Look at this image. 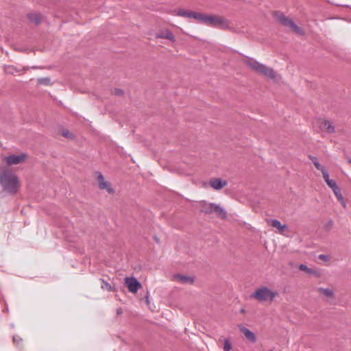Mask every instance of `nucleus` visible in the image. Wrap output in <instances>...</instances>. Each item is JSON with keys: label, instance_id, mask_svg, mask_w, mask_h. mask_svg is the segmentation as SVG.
<instances>
[{"label": "nucleus", "instance_id": "f257e3e1", "mask_svg": "<svg viewBox=\"0 0 351 351\" xmlns=\"http://www.w3.org/2000/svg\"><path fill=\"white\" fill-rule=\"evenodd\" d=\"M0 183L4 191L10 194L15 193L19 187L17 176L4 167H0Z\"/></svg>", "mask_w": 351, "mask_h": 351}, {"label": "nucleus", "instance_id": "f03ea898", "mask_svg": "<svg viewBox=\"0 0 351 351\" xmlns=\"http://www.w3.org/2000/svg\"><path fill=\"white\" fill-rule=\"evenodd\" d=\"M245 63L254 71H256L270 79H274L276 73L272 68L256 61L253 58H249L245 60Z\"/></svg>", "mask_w": 351, "mask_h": 351}, {"label": "nucleus", "instance_id": "7ed1b4c3", "mask_svg": "<svg viewBox=\"0 0 351 351\" xmlns=\"http://www.w3.org/2000/svg\"><path fill=\"white\" fill-rule=\"evenodd\" d=\"M200 211L206 215L215 213L217 216L221 219H226L227 217L224 208L215 203H208L205 201L200 203Z\"/></svg>", "mask_w": 351, "mask_h": 351}, {"label": "nucleus", "instance_id": "20e7f679", "mask_svg": "<svg viewBox=\"0 0 351 351\" xmlns=\"http://www.w3.org/2000/svg\"><path fill=\"white\" fill-rule=\"evenodd\" d=\"M274 16L283 26L289 27L294 33L300 36L304 34V30L298 26L291 19L285 16L283 13L276 12Z\"/></svg>", "mask_w": 351, "mask_h": 351}, {"label": "nucleus", "instance_id": "39448f33", "mask_svg": "<svg viewBox=\"0 0 351 351\" xmlns=\"http://www.w3.org/2000/svg\"><path fill=\"white\" fill-rule=\"evenodd\" d=\"M277 295L278 292L271 291L267 287H262L257 289L255 292L252 294L251 297L261 302L267 300L271 302Z\"/></svg>", "mask_w": 351, "mask_h": 351}, {"label": "nucleus", "instance_id": "423d86ee", "mask_svg": "<svg viewBox=\"0 0 351 351\" xmlns=\"http://www.w3.org/2000/svg\"><path fill=\"white\" fill-rule=\"evenodd\" d=\"M125 283L128 288V290L132 293H136L141 287V284L136 278L134 277H126L125 278Z\"/></svg>", "mask_w": 351, "mask_h": 351}, {"label": "nucleus", "instance_id": "0eeeda50", "mask_svg": "<svg viewBox=\"0 0 351 351\" xmlns=\"http://www.w3.org/2000/svg\"><path fill=\"white\" fill-rule=\"evenodd\" d=\"M97 180L99 189L106 190L108 193L110 194H112L114 193V190L111 187L110 184L106 180H105L104 176L101 173H99L97 178Z\"/></svg>", "mask_w": 351, "mask_h": 351}, {"label": "nucleus", "instance_id": "6e6552de", "mask_svg": "<svg viewBox=\"0 0 351 351\" xmlns=\"http://www.w3.org/2000/svg\"><path fill=\"white\" fill-rule=\"evenodd\" d=\"M25 158H26L25 154H21V155L12 154V155H10L8 156L5 157V160L6 161V162L8 165H12L19 164V163L22 162L23 161H24Z\"/></svg>", "mask_w": 351, "mask_h": 351}, {"label": "nucleus", "instance_id": "1a4fd4ad", "mask_svg": "<svg viewBox=\"0 0 351 351\" xmlns=\"http://www.w3.org/2000/svg\"><path fill=\"white\" fill-rule=\"evenodd\" d=\"M228 184L226 180H222L221 178H212L209 181V185L214 190H220Z\"/></svg>", "mask_w": 351, "mask_h": 351}, {"label": "nucleus", "instance_id": "9d476101", "mask_svg": "<svg viewBox=\"0 0 351 351\" xmlns=\"http://www.w3.org/2000/svg\"><path fill=\"white\" fill-rule=\"evenodd\" d=\"M239 328L241 332L250 342L255 343L256 341V338L254 333L252 331H251L249 328L243 325H239Z\"/></svg>", "mask_w": 351, "mask_h": 351}, {"label": "nucleus", "instance_id": "9b49d317", "mask_svg": "<svg viewBox=\"0 0 351 351\" xmlns=\"http://www.w3.org/2000/svg\"><path fill=\"white\" fill-rule=\"evenodd\" d=\"M156 38H165L170 41L175 42L176 37L173 34L169 29H165L160 31L159 33L156 34Z\"/></svg>", "mask_w": 351, "mask_h": 351}, {"label": "nucleus", "instance_id": "f8f14e48", "mask_svg": "<svg viewBox=\"0 0 351 351\" xmlns=\"http://www.w3.org/2000/svg\"><path fill=\"white\" fill-rule=\"evenodd\" d=\"M215 27L227 29L230 28V22L223 17L218 16L217 22Z\"/></svg>", "mask_w": 351, "mask_h": 351}, {"label": "nucleus", "instance_id": "ddd939ff", "mask_svg": "<svg viewBox=\"0 0 351 351\" xmlns=\"http://www.w3.org/2000/svg\"><path fill=\"white\" fill-rule=\"evenodd\" d=\"M217 19L218 16H217L205 14L204 24L215 27L216 22H217Z\"/></svg>", "mask_w": 351, "mask_h": 351}, {"label": "nucleus", "instance_id": "4468645a", "mask_svg": "<svg viewBox=\"0 0 351 351\" xmlns=\"http://www.w3.org/2000/svg\"><path fill=\"white\" fill-rule=\"evenodd\" d=\"M174 278L177 281L183 284H192L193 282V278L188 276L177 274L174 276Z\"/></svg>", "mask_w": 351, "mask_h": 351}, {"label": "nucleus", "instance_id": "2eb2a0df", "mask_svg": "<svg viewBox=\"0 0 351 351\" xmlns=\"http://www.w3.org/2000/svg\"><path fill=\"white\" fill-rule=\"evenodd\" d=\"M177 16L191 19L192 11L184 9H178L174 10Z\"/></svg>", "mask_w": 351, "mask_h": 351}, {"label": "nucleus", "instance_id": "dca6fc26", "mask_svg": "<svg viewBox=\"0 0 351 351\" xmlns=\"http://www.w3.org/2000/svg\"><path fill=\"white\" fill-rule=\"evenodd\" d=\"M269 224L274 228L278 229L280 232H282V231L287 228V226L282 225L280 221L278 219H271L269 221Z\"/></svg>", "mask_w": 351, "mask_h": 351}, {"label": "nucleus", "instance_id": "f3484780", "mask_svg": "<svg viewBox=\"0 0 351 351\" xmlns=\"http://www.w3.org/2000/svg\"><path fill=\"white\" fill-rule=\"evenodd\" d=\"M322 128L328 133H332L335 132V128L332 125V123L328 121L324 120L321 123Z\"/></svg>", "mask_w": 351, "mask_h": 351}, {"label": "nucleus", "instance_id": "a211bd4d", "mask_svg": "<svg viewBox=\"0 0 351 351\" xmlns=\"http://www.w3.org/2000/svg\"><path fill=\"white\" fill-rule=\"evenodd\" d=\"M205 14L200 12H193L191 13V19H193L199 23H203L204 22Z\"/></svg>", "mask_w": 351, "mask_h": 351}, {"label": "nucleus", "instance_id": "6ab92c4d", "mask_svg": "<svg viewBox=\"0 0 351 351\" xmlns=\"http://www.w3.org/2000/svg\"><path fill=\"white\" fill-rule=\"evenodd\" d=\"M27 18L31 22L34 23L36 25L39 24L41 21L40 14L37 13L29 14L27 15Z\"/></svg>", "mask_w": 351, "mask_h": 351}, {"label": "nucleus", "instance_id": "aec40b11", "mask_svg": "<svg viewBox=\"0 0 351 351\" xmlns=\"http://www.w3.org/2000/svg\"><path fill=\"white\" fill-rule=\"evenodd\" d=\"M309 158L313 162V163L314 164V165L317 169H318L319 171H322L323 169H325V167L324 166H322L319 164L317 158L315 156H313L310 155Z\"/></svg>", "mask_w": 351, "mask_h": 351}, {"label": "nucleus", "instance_id": "412c9836", "mask_svg": "<svg viewBox=\"0 0 351 351\" xmlns=\"http://www.w3.org/2000/svg\"><path fill=\"white\" fill-rule=\"evenodd\" d=\"M298 268L300 270L305 271L306 273H307L308 274H315V271L312 269L308 267L307 265H306L304 264H300L298 266Z\"/></svg>", "mask_w": 351, "mask_h": 351}, {"label": "nucleus", "instance_id": "4be33fe9", "mask_svg": "<svg viewBox=\"0 0 351 351\" xmlns=\"http://www.w3.org/2000/svg\"><path fill=\"white\" fill-rule=\"evenodd\" d=\"M38 83L39 84L50 85L51 80L49 77H41L38 79Z\"/></svg>", "mask_w": 351, "mask_h": 351}, {"label": "nucleus", "instance_id": "5701e85b", "mask_svg": "<svg viewBox=\"0 0 351 351\" xmlns=\"http://www.w3.org/2000/svg\"><path fill=\"white\" fill-rule=\"evenodd\" d=\"M332 190L334 194L335 195L336 197L337 198V199L338 200H341L342 199V195L341 193V190L338 187V186H336L335 188H333Z\"/></svg>", "mask_w": 351, "mask_h": 351}, {"label": "nucleus", "instance_id": "b1692460", "mask_svg": "<svg viewBox=\"0 0 351 351\" xmlns=\"http://www.w3.org/2000/svg\"><path fill=\"white\" fill-rule=\"evenodd\" d=\"M319 290L327 297H332L333 295V292L330 289L320 288Z\"/></svg>", "mask_w": 351, "mask_h": 351}, {"label": "nucleus", "instance_id": "393cba45", "mask_svg": "<svg viewBox=\"0 0 351 351\" xmlns=\"http://www.w3.org/2000/svg\"><path fill=\"white\" fill-rule=\"evenodd\" d=\"M321 171L322 173L323 178L326 183H328V182L331 180V179H330V177H329V173L326 170V169H323V170Z\"/></svg>", "mask_w": 351, "mask_h": 351}, {"label": "nucleus", "instance_id": "a878e982", "mask_svg": "<svg viewBox=\"0 0 351 351\" xmlns=\"http://www.w3.org/2000/svg\"><path fill=\"white\" fill-rule=\"evenodd\" d=\"M101 281H102L101 288L103 289H107L108 291L112 290L111 285L108 282H107L104 280H101Z\"/></svg>", "mask_w": 351, "mask_h": 351}, {"label": "nucleus", "instance_id": "bb28decb", "mask_svg": "<svg viewBox=\"0 0 351 351\" xmlns=\"http://www.w3.org/2000/svg\"><path fill=\"white\" fill-rule=\"evenodd\" d=\"M232 348V346L230 342L228 339L224 340V346H223V350L224 351H230Z\"/></svg>", "mask_w": 351, "mask_h": 351}, {"label": "nucleus", "instance_id": "cd10ccee", "mask_svg": "<svg viewBox=\"0 0 351 351\" xmlns=\"http://www.w3.org/2000/svg\"><path fill=\"white\" fill-rule=\"evenodd\" d=\"M113 94L115 95L120 96L123 94V90H121L120 88H114L113 90Z\"/></svg>", "mask_w": 351, "mask_h": 351}, {"label": "nucleus", "instance_id": "c85d7f7f", "mask_svg": "<svg viewBox=\"0 0 351 351\" xmlns=\"http://www.w3.org/2000/svg\"><path fill=\"white\" fill-rule=\"evenodd\" d=\"M327 184L330 189L335 188L336 186H337L336 182L333 180H331L330 181L328 182Z\"/></svg>", "mask_w": 351, "mask_h": 351}, {"label": "nucleus", "instance_id": "c756f323", "mask_svg": "<svg viewBox=\"0 0 351 351\" xmlns=\"http://www.w3.org/2000/svg\"><path fill=\"white\" fill-rule=\"evenodd\" d=\"M13 341H14V342L19 343V342H21L22 341V339L19 337L14 336Z\"/></svg>", "mask_w": 351, "mask_h": 351}, {"label": "nucleus", "instance_id": "7c9ffc66", "mask_svg": "<svg viewBox=\"0 0 351 351\" xmlns=\"http://www.w3.org/2000/svg\"><path fill=\"white\" fill-rule=\"evenodd\" d=\"M319 258H320L322 260H324V261H328V256H326L325 254H320L319 256Z\"/></svg>", "mask_w": 351, "mask_h": 351}, {"label": "nucleus", "instance_id": "2f4dec72", "mask_svg": "<svg viewBox=\"0 0 351 351\" xmlns=\"http://www.w3.org/2000/svg\"><path fill=\"white\" fill-rule=\"evenodd\" d=\"M62 134L66 137H69L71 136V134L68 130L64 131Z\"/></svg>", "mask_w": 351, "mask_h": 351}, {"label": "nucleus", "instance_id": "473e14b6", "mask_svg": "<svg viewBox=\"0 0 351 351\" xmlns=\"http://www.w3.org/2000/svg\"><path fill=\"white\" fill-rule=\"evenodd\" d=\"M340 202V203L341 204V205L343 206V207H346V202L343 199V197H342V199L341 200H339Z\"/></svg>", "mask_w": 351, "mask_h": 351}, {"label": "nucleus", "instance_id": "72a5a7b5", "mask_svg": "<svg viewBox=\"0 0 351 351\" xmlns=\"http://www.w3.org/2000/svg\"><path fill=\"white\" fill-rule=\"evenodd\" d=\"M122 313V311H121V308H119V309H118V310H117V313H118V314H120V313Z\"/></svg>", "mask_w": 351, "mask_h": 351}, {"label": "nucleus", "instance_id": "f704fd0d", "mask_svg": "<svg viewBox=\"0 0 351 351\" xmlns=\"http://www.w3.org/2000/svg\"><path fill=\"white\" fill-rule=\"evenodd\" d=\"M154 239H155V241H156V242H158V243L159 242V241H158V238H157L156 237H154Z\"/></svg>", "mask_w": 351, "mask_h": 351}, {"label": "nucleus", "instance_id": "c9c22d12", "mask_svg": "<svg viewBox=\"0 0 351 351\" xmlns=\"http://www.w3.org/2000/svg\"><path fill=\"white\" fill-rule=\"evenodd\" d=\"M5 311H7V312L8 311V308L7 306H5Z\"/></svg>", "mask_w": 351, "mask_h": 351}, {"label": "nucleus", "instance_id": "e433bc0d", "mask_svg": "<svg viewBox=\"0 0 351 351\" xmlns=\"http://www.w3.org/2000/svg\"><path fill=\"white\" fill-rule=\"evenodd\" d=\"M7 71H8V73H12V71H8V70Z\"/></svg>", "mask_w": 351, "mask_h": 351}]
</instances>
